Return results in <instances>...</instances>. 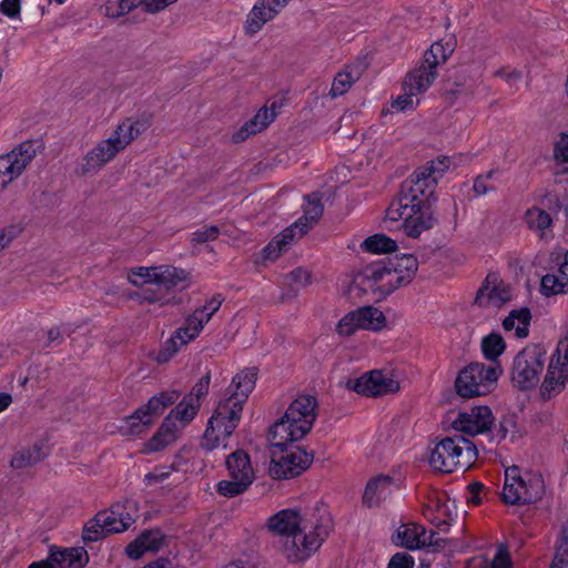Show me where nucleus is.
I'll use <instances>...</instances> for the list:
<instances>
[{
  "instance_id": "51",
  "label": "nucleus",
  "mask_w": 568,
  "mask_h": 568,
  "mask_svg": "<svg viewBox=\"0 0 568 568\" xmlns=\"http://www.w3.org/2000/svg\"><path fill=\"white\" fill-rule=\"evenodd\" d=\"M485 296H487L488 300L494 305L503 304L510 298L509 293L506 290L500 288L498 286H494L493 288H489L488 286H486V287L481 288L477 293L476 301L478 303H483V300L485 298Z\"/></svg>"
},
{
  "instance_id": "33",
  "label": "nucleus",
  "mask_w": 568,
  "mask_h": 568,
  "mask_svg": "<svg viewBox=\"0 0 568 568\" xmlns=\"http://www.w3.org/2000/svg\"><path fill=\"white\" fill-rule=\"evenodd\" d=\"M456 47V38H439L425 52V63L436 69L437 65L444 63L453 54Z\"/></svg>"
},
{
  "instance_id": "40",
  "label": "nucleus",
  "mask_w": 568,
  "mask_h": 568,
  "mask_svg": "<svg viewBox=\"0 0 568 568\" xmlns=\"http://www.w3.org/2000/svg\"><path fill=\"white\" fill-rule=\"evenodd\" d=\"M142 7V0H106L101 7L100 11L108 18H120L133 9Z\"/></svg>"
},
{
  "instance_id": "35",
  "label": "nucleus",
  "mask_w": 568,
  "mask_h": 568,
  "mask_svg": "<svg viewBox=\"0 0 568 568\" xmlns=\"http://www.w3.org/2000/svg\"><path fill=\"white\" fill-rule=\"evenodd\" d=\"M359 77L361 71L358 68L346 67L335 75L329 90V95L332 98H337L345 94L359 79Z\"/></svg>"
},
{
  "instance_id": "61",
  "label": "nucleus",
  "mask_w": 568,
  "mask_h": 568,
  "mask_svg": "<svg viewBox=\"0 0 568 568\" xmlns=\"http://www.w3.org/2000/svg\"><path fill=\"white\" fill-rule=\"evenodd\" d=\"M21 229L17 225H9L0 230V250L10 245V243L20 234Z\"/></svg>"
},
{
  "instance_id": "31",
  "label": "nucleus",
  "mask_w": 568,
  "mask_h": 568,
  "mask_svg": "<svg viewBox=\"0 0 568 568\" xmlns=\"http://www.w3.org/2000/svg\"><path fill=\"white\" fill-rule=\"evenodd\" d=\"M388 262L399 287L410 283L418 270V261L413 254L394 255Z\"/></svg>"
},
{
  "instance_id": "20",
  "label": "nucleus",
  "mask_w": 568,
  "mask_h": 568,
  "mask_svg": "<svg viewBox=\"0 0 568 568\" xmlns=\"http://www.w3.org/2000/svg\"><path fill=\"white\" fill-rule=\"evenodd\" d=\"M204 325L205 324L199 320V317H196L194 314H191L186 318L184 326L176 329L175 334L164 343L159 353V361H169L175 353L180 351L182 346L186 345L189 342L199 336Z\"/></svg>"
},
{
  "instance_id": "49",
  "label": "nucleus",
  "mask_w": 568,
  "mask_h": 568,
  "mask_svg": "<svg viewBox=\"0 0 568 568\" xmlns=\"http://www.w3.org/2000/svg\"><path fill=\"white\" fill-rule=\"evenodd\" d=\"M358 329H362V326L356 310L345 314L336 325V332L341 336H351Z\"/></svg>"
},
{
  "instance_id": "4",
  "label": "nucleus",
  "mask_w": 568,
  "mask_h": 568,
  "mask_svg": "<svg viewBox=\"0 0 568 568\" xmlns=\"http://www.w3.org/2000/svg\"><path fill=\"white\" fill-rule=\"evenodd\" d=\"M129 282L134 286L148 284L134 297L140 303L168 304L172 300V292L183 290L187 285L189 274L182 268L169 265L136 267L128 274Z\"/></svg>"
},
{
  "instance_id": "53",
  "label": "nucleus",
  "mask_w": 568,
  "mask_h": 568,
  "mask_svg": "<svg viewBox=\"0 0 568 568\" xmlns=\"http://www.w3.org/2000/svg\"><path fill=\"white\" fill-rule=\"evenodd\" d=\"M494 75L503 79L514 90H518L519 83H521L524 79V74L520 70L508 67L496 70Z\"/></svg>"
},
{
  "instance_id": "16",
  "label": "nucleus",
  "mask_w": 568,
  "mask_h": 568,
  "mask_svg": "<svg viewBox=\"0 0 568 568\" xmlns=\"http://www.w3.org/2000/svg\"><path fill=\"white\" fill-rule=\"evenodd\" d=\"M284 416L270 426L263 449L264 463H268V474L275 479L284 478Z\"/></svg>"
},
{
  "instance_id": "15",
  "label": "nucleus",
  "mask_w": 568,
  "mask_h": 568,
  "mask_svg": "<svg viewBox=\"0 0 568 568\" xmlns=\"http://www.w3.org/2000/svg\"><path fill=\"white\" fill-rule=\"evenodd\" d=\"M37 142L24 141L11 152L0 156V186L3 189L20 176L37 155Z\"/></svg>"
},
{
  "instance_id": "55",
  "label": "nucleus",
  "mask_w": 568,
  "mask_h": 568,
  "mask_svg": "<svg viewBox=\"0 0 568 568\" xmlns=\"http://www.w3.org/2000/svg\"><path fill=\"white\" fill-rule=\"evenodd\" d=\"M516 434H517L516 423L511 418H505V419L500 420L498 429H497L496 434L494 435V437L498 442L504 440L508 437L510 438L511 442H514L517 437Z\"/></svg>"
},
{
  "instance_id": "39",
  "label": "nucleus",
  "mask_w": 568,
  "mask_h": 568,
  "mask_svg": "<svg viewBox=\"0 0 568 568\" xmlns=\"http://www.w3.org/2000/svg\"><path fill=\"white\" fill-rule=\"evenodd\" d=\"M362 329L379 331L386 325L383 312L373 306H364L356 310Z\"/></svg>"
},
{
  "instance_id": "12",
  "label": "nucleus",
  "mask_w": 568,
  "mask_h": 568,
  "mask_svg": "<svg viewBox=\"0 0 568 568\" xmlns=\"http://www.w3.org/2000/svg\"><path fill=\"white\" fill-rule=\"evenodd\" d=\"M354 287L363 292H378L382 295H388L399 287L394 277V273L388 260L374 262L366 265L354 277L349 293H353Z\"/></svg>"
},
{
  "instance_id": "2",
  "label": "nucleus",
  "mask_w": 568,
  "mask_h": 568,
  "mask_svg": "<svg viewBox=\"0 0 568 568\" xmlns=\"http://www.w3.org/2000/svg\"><path fill=\"white\" fill-rule=\"evenodd\" d=\"M333 521L325 509L300 504L286 508V560L303 562L311 558L328 537Z\"/></svg>"
},
{
  "instance_id": "46",
  "label": "nucleus",
  "mask_w": 568,
  "mask_h": 568,
  "mask_svg": "<svg viewBox=\"0 0 568 568\" xmlns=\"http://www.w3.org/2000/svg\"><path fill=\"white\" fill-rule=\"evenodd\" d=\"M152 416L146 413L144 407H141L135 410L133 415L126 418L125 428L128 433L132 435H139L143 433L150 425H152Z\"/></svg>"
},
{
  "instance_id": "48",
  "label": "nucleus",
  "mask_w": 568,
  "mask_h": 568,
  "mask_svg": "<svg viewBox=\"0 0 568 568\" xmlns=\"http://www.w3.org/2000/svg\"><path fill=\"white\" fill-rule=\"evenodd\" d=\"M252 481L246 479L221 480L216 485V491L224 497H236L243 494Z\"/></svg>"
},
{
  "instance_id": "56",
  "label": "nucleus",
  "mask_w": 568,
  "mask_h": 568,
  "mask_svg": "<svg viewBox=\"0 0 568 568\" xmlns=\"http://www.w3.org/2000/svg\"><path fill=\"white\" fill-rule=\"evenodd\" d=\"M284 247V233H278L272 242H270L263 248L264 260L274 261L276 260Z\"/></svg>"
},
{
  "instance_id": "60",
  "label": "nucleus",
  "mask_w": 568,
  "mask_h": 568,
  "mask_svg": "<svg viewBox=\"0 0 568 568\" xmlns=\"http://www.w3.org/2000/svg\"><path fill=\"white\" fill-rule=\"evenodd\" d=\"M414 564V558L410 555L397 552L390 558L387 568H413Z\"/></svg>"
},
{
  "instance_id": "1",
  "label": "nucleus",
  "mask_w": 568,
  "mask_h": 568,
  "mask_svg": "<svg viewBox=\"0 0 568 568\" xmlns=\"http://www.w3.org/2000/svg\"><path fill=\"white\" fill-rule=\"evenodd\" d=\"M257 369L244 368L237 373L219 400L202 437L201 446L211 452L220 446L227 448V439L237 428L243 406L255 388Z\"/></svg>"
},
{
  "instance_id": "41",
  "label": "nucleus",
  "mask_w": 568,
  "mask_h": 568,
  "mask_svg": "<svg viewBox=\"0 0 568 568\" xmlns=\"http://www.w3.org/2000/svg\"><path fill=\"white\" fill-rule=\"evenodd\" d=\"M311 283V273L302 267L292 271L286 276V301L296 297Z\"/></svg>"
},
{
  "instance_id": "7",
  "label": "nucleus",
  "mask_w": 568,
  "mask_h": 568,
  "mask_svg": "<svg viewBox=\"0 0 568 568\" xmlns=\"http://www.w3.org/2000/svg\"><path fill=\"white\" fill-rule=\"evenodd\" d=\"M545 483L540 474L509 466L504 471L501 499L507 505L532 504L542 498Z\"/></svg>"
},
{
  "instance_id": "19",
  "label": "nucleus",
  "mask_w": 568,
  "mask_h": 568,
  "mask_svg": "<svg viewBox=\"0 0 568 568\" xmlns=\"http://www.w3.org/2000/svg\"><path fill=\"white\" fill-rule=\"evenodd\" d=\"M284 105V98L273 100L270 104L261 108L256 114L246 121L232 136L233 142L240 143L252 135L262 132L272 123Z\"/></svg>"
},
{
  "instance_id": "63",
  "label": "nucleus",
  "mask_w": 568,
  "mask_h": 568,
  "mask_svg": "<svg viewBox=\"0 0 568 568\" xmlns=\"http://www.w3.org/2000/svg\"><path fill=\"white\" fill-rule=\"evenodd\" d=\"M0 11L9 18H16L20 13V0H2Z\"/></svg>"
},
{
  "instance_id": "6",
  "label": "nucleus",
  "mask_w": 568,
  "mask_h": 568,
  "mask_svg": "<svg viewBox=\"0 0 568 568\" xmlns=\"http://www.w3.org/2000/svg\"><path fill=\"white\" fill-rule=\"evenodd\" d=\"M477 456V448L469 439L462 436L445 437L430 449L428 464L436 471L453 473L468 469Z\"/></svg>"
},
{
  "instance_id": "32",
  "label": "nucleus",
  "mask_w": 568,
  "mask_h": 568,
  "mask_svg": "<svg viewBox=\"0 0 568 568\" xmlns=\"http://www.w3.org/2000/svg\"><path fill=\"white\" fill-rule=\"evenodd\" d=\"M226 468L232 479H246L254 481L255 473L247 453L237 449L226 458Z\"/></svg>"
},
{
  "instance_id": "36",
  "label": "nucleus",
  "mask_w": 568,
  "mask_h": 568,
  "mask_svg": "<svg viewBox=\"0 0 568 568\" xmlns=\"http://www.w3.org/2000/svg\"><path fill=\"white\" fill-rule=\"evenodd\" d=\"M180 396L181 393L176 389H168L161 392L149 399L148 404L144 406V409L146 413H149L150 416H152V419L154 420V418L161 415L165 408L176 403Z\"/></svg>"
},
{
  "instance_id": "21",
  "label": "nucleus",
  "mask_w": 568,
  "mask_h": 568,
  "mask_svg": "<svg viewBox=\"0 0 568 568\" xmlns=\"http://www.w3.org/2000/svg\"><path fill=\"white\" fill-rule=\"evenodd\" d=\"M323 214V205L317 195L306 197L303 205V215L296 220L290 227H286V245L290 242H296L302 239Z\"/></svg>"
},
{
  "instance_id": "47",
  "label": "nucleus",
  "mask_w": 568,
  "mask_h": 568,
  "mask_svg": "<svg viewBox=\"0 0 568 568\" xmlns=\"http://www.w3.org/2000/svg\"><path fill=\"white\" fill-rule=\"evenodd\" d=\"M420 103V97L403 84V93L393 100L390 108L395 112H406L415 110Z\"/></svg>"
},
{
  "instance_id": "27",
  "label": "nucleus",
  "mask_w": 568,
  "mask_h": 568,
  "mask_svg": "<svg viewBox=\"0 0 568 568\" xmlns=\"http://www.w3.org/2000/svg\"><path fill=\"white\" fill-rule=\"evenodd\" d=\"M163 542V532L160 529H150L143 531L134 541L130 542L125 551L130 558L139 559L146 551H158Z\"/></svg>"
},
{
  "instance_id": "28",
  "label": "nucleus",
  "mask_w": 568,
  "mask_h": 568,
  "mask_svg": "<svg viewBox=\"0 0 568 568\" xmlns=\"http://www.w3.org/2000/svg\"><path fill=\"white\" fill-rule=\"evenodd\" d=\"M49 559L52 561L54 568H83L89 556L84 548H65L55 549L51 548Z\"/></svg>"
},
{
  "instance_id": "24",
  "label": "nucleus",
  "mask_w": 568,
  "mask_h": 568,
  "mask_svg": "<svg viewBox=\"0 0 568 568\" xmlns=\"http://www.w3.org/2000/svg\"><path fill=\"white\" fill-rule=\"evenodd\" d=\"M555 260L558 265V274H546L540 281V293L547 297L565 293L568 290V251L557 252Z\"/></svg>"
},
{
  "instance_id": "50",
  "label": "nucleus",
  "mask_w": 568,
  "mask_h": 568,
  "mask_svg": "<svg viewBox=\"0 0 568 568\" xmlns=\"http://www.w3.org/2000/svg\"><path fill=\"white\" fill-rule=\"evenodd\" d=\"M223 297L221 294L214 295L211 300L206 302L205 305L195 310L193 314L199 317L204 324L209 323L212 316L220 310Z\"/></svg>"
},
{
  "instance_id": "54",
  "label": "nucleus",
  "mask_w": 568,
  "mask_h": 568,
  "mask_svg": "<svg viewBox=\"0 0 568 568\" xmlns=\"http://www.w3.org/2000/svg\"><path fill=\"white\" fill-rule=\"evenodd\" d=\"M265 530L272 537L284 538V509L278 510L267 519Z\"/></svg>"
},
{
  "instance_id": "9",
  "label": "nucleus",
  "mask_w": 568,
  "mask_h": 568,
  "mask_svg": "<svg viewBox=\"0 0 568 568\" xmlns=\"http://www.w3.org/2000/svg\"><path fill=\"white\" fill-rule=\"evenodd\" d=\"M500 373L501 368L496 363L488 366L480 363L470 364L457 376L456 390L466 398L485 395L490 392Z\"/></svg>"
},
{
  "instance_id": "57",
  "label": "nucleus",
  "mask_w": 568,
  "mask_h": 568,
  "mask_svg": "<svg viewBox=\"0 0 568 568\" xmlns=\"http://www.w3.org/2000/svg\"><path fill=\"white\" fill-rule=\"evenodd\" d=\"M106 535V531L102 528V523H97V515L89 521L83 530V539L85 541H97Z\"/></svg>"
},
{
  "instance_id": "58",
  "label": "nucleus",
  "mask_w": 568,
  "mask_h": 568,
  "mask_svg": "<svg viewBox=\"0 0 568 568\" xmlns=\"http://www.w3.org/2000/svg\"><path fill=\"white\" fill-rule=\"evenodd\" d=\"M210 383L211 376L207 373L206 375L200 378V381L193 386L192 390L184 397H192L193 403L201 404V398L209 393Z\"/></svg>"
},
{
  "instance_id": "37",
  "label": "nucleus",
  "mask_w": 568,
  "mask_h": 568,
  "mask_svg": "<svg viewBox=\"0 0 568 568\" xmlns=\"http://www.w3.org/2000/svg\"><path fill=\"white\" fill-rule=\"evenodd\" d=\"M45 456L43 445L34 444L32 447L18 450L11 459V466L16 469H24L41 462Z\"/></svg>"
},
{
  "instance_id": "5",
  "label": "nucleus",
  "mask_w": 568,
  "mask_h": 568,
  "mask_svg": "<svg viewBox=\"0 0 568 568\" xmlns=\"http://www.w3.org/2000/svg\"><path fill=\"white\" fill-rule=\"evenodd\" d=\"M144 124L139 121L126 119L118 125L113 133L105 140L99 142L82 159L77 168L81 175L98 172L102 166L112 161L115 155L139 136L144 130Z\"/></svg>"
},
{
  "instance_id": "23",
  "label": "nucleus",
  "mask_w": 568,
  "mask_h": 568,
  "mask_svg": "<svg viewBox=\"0 0 568 568\" xmlns=\"http://www.w3.org/2000/svg\"><path fill=\"white\" fill-rule=\"evenodd\" d=\"M394 542L397 546L416 550L436 541L434 540V532L432 530H427L420 525L409 523L398 527Z\"/></svg>"
},
{
  "instance_id": "26",
  "label": "nucleus",
  "mask_w": 568,
  "mask_h": 568,
  "mask_svg": "<svg viewBox=\"0 0 568 568\" xmlns=\"http://www.w3.org/2000/svg\"><path fill=\"white\" fill-rule=\"evenodd\" d=\"M396 488L397 485L392 477L377 476L367 483L363 501L368 507L377 506L387 499Z\"/></svg>"
},
{
  "instance_id": "34",
  "label": "nucleus",
  "mask_w": 568,
  "mask_h": 568,
  "mask_svg": "<svg viewBox=\"0 0 568 568\" xmlns=\"http://www.w3.org/2000/svg\"><path fill=\"white\" fill-rule=\"evenodd\" d=\"M531 314L529 308L523 307L514 310L504 320L503 326L506 332H514V335L518 338L528 336L530 326Z\"/></svg>"
},
{
  "instance_id": "22",
  "label": "nucleus",
  "mask_w": 568,
  "mask_h": 568,
  "mask_svg": "<svg viewBox=\"0 0 568 568\" xmlns=\"http://www.w3.org/2000/svg\"><path fill=\"white\" fill-rule=\"evenodd\" d=\"M452 160L448 156H438L428 162L426 166L416 173L409 186H418L419 191L435 194L438 180L449 170Z\"/></svg>"
},
{
  "instance_id": "30",
  "label": "nucleus",
  "mask_w": 568,
  "mask_h": 568,
  "mask_svg": "<svg viewBox=\"0 0 568 568\" xmlns=\"http://www.w3.org/2000/svg\"><path fill=\"white\" fill-rule=\"evenodd\" d=\"M436 77V69L425 63L406 75L404 85L407 87V90H412L420 97L430 88Z\"/></svg>"
},
{
  "instance_id": "38",
  "label": "nucleus",
  "mask_w": 568,
  "mask_h": 568,
  "mask_svg": "<svg viewBox=\"0 0 568 568\" xmlns=\"http://www.w3.org/2000/svg\"><path fill=\"white\" fill-rule=\"evenodd\" d=\"M550 568H568V521L558 529Z\"/></svg>"
},
{
  "instance_id": "10",
  "label": "nucleus",
  "mask_w": 568,
  "mask_h": 568,
  "mask_svg": "<svg viewBox=\"0 0 568 568\" xmlns=\"http://www.w3.org/2000/svg\"><path fill=\"white\" fill-rule=\"evenodd\" d=\"M317 399L312 395L297 396L286 408V442L303 439L317 417Z\"/></svg>"
},
{
  "instance_id": "18",
  "label": "nucleus",
  "mask_w": 568,
  "mask_h": 568,
  "mask_svg": "<svg viewBox=\"0 0 568 568\" xmlns=\"http://www.w3.org/2000/svg\"><path fill=\"white\" fill-rule=\"evenodd\" d=\"M138 507L133 500L116 503L110 509L97 514V523H102L106 534L125 531L135 521Z\"/></svg>"
},
{
  "instance_id": "13",
  "label": "nucleus",
  "mask_w": 568,
  "mask_h": 568,
  "mask_svg": "<svg viewBox=\"0 0 568 568\" xmlns=\"http://www.w3.org/2000/svg\"><path fill=\"white\" fill-rule=\"evenodd\" d=\"M399 387V381L395 374L387 369H373L346 382L347 389L372 397L395 394Z\"/></svg>"
},
{
  "instance_id": "17",
  "label": "nucleus",
  "mask_w": 568,
  "mask_h": 568,
  "mask_svg": "<svg viewBox=\"0 0 568 568\" xmlns=\"http://www.w3.org/2000/svg\"><path fill=\"white\" fill-rule=\"evenodd\" d=\"M494 423L495 416L491 409L480 405L459 412L452 422V427L458 433L477 436L488 433Z\"/></svg>"
},
{
  "instance_id": "8",
  "label": "nucleus",
  "mask_w": 568,
  "mask_h": 568,
  "mask_svg": "<svg viewBox=\"0 0 568 568\" xmlns=\"http://www.w3.org/2000/svg\"><path fill=\"white\" fill-rule=\"evenodd\" d=\"M201 404L193 403L192 397L182 400L164 418L159 430L146 443L148 453L159 452L178 439L179 434L195 418Z\"/></svg>"
},
{
  "instance_id": "14",
  "label": "nucleus",
  "mask_w": 568,
  "mask_h": 568,
  "mask_svg": "<svg viewBox=\"0 0 568 568\" xmlns=\"http://www.w3.org/2000/svg\"><path fill=\"white\" fill-rule=\"evenodd\" d=\"M545 353L536 347H527L514 359L511 381L520 389H529L537 385L542 372Z\"/></svg>"
},
{
  "instance_id": "52",
  "label": "nucleus",
  "mask_w": 568,
  "mask_h": 568,
  "mask_svg": "<svg viewBox=\"0 0 568 568\" xmlns=\"http://www.w3.org/2000/svg\"><path fill=\"white\" fill-rule=\"evenodd\" d=\"M220 233V229L215 225L204 226L202 229L194 231L191 234V243L193 245H197L215 241L219 237Z\"/></svg>"
},
{
  "instance_id": "45",
  "label": "nucleus",
  "mask_w": 568,
  "mask_h": 568,
  "mask_svg": "<svg viewBox=\"0 0 568 568\" xmlns=\"http://www.w3.org/2000/svg\"><path fill=\"white\" fill-rule=\"evenodd\" d=\"M506 344L500 334L490 333L481 341V351L485 358L495 362L505 351Z\"/></svg>"
},
{
  "instance_id": "3",
  "label": "nucleus",
  "mask_w": 568,
  "mask_h": 568,
  "mask_svg": "<svg viewBox=\"0 0 568 568\" xmlns=\"http://www.w3.org/2000/svg\"><path fill=\"white\" fill-rule=\"evenodd\" d=\"M436 196L409 186L386 211L385 223L389 230L403 229L413 239L433 229L437 222L435 215Z\"/></svg>"
},
{
  "instance_id": "62",
  "label": "nucleus",
  "mask_w": 568,
  "mask_h": 568,
  "mask_svg": "<svg viewBox=\"0 0 568 568\" xmlns=\"http://www.w3.org/2000/svg\"><path fill=\"white\" fill-rule=\"evenodd\" d=\"M176 1L178 0H142V9L149 13H156Z\"/></svg>"
},
{
  "instance_id": "43",
  "label": "nucleus",
  "mask_w": 568,
  "mask_h": 568,
  "mask_svg": "<svg viewBox=\"0 0 568 568\" xmlns=\"http://www.w3.org/2000/svg\"><path fill=\"white\" fill-rule=\"evenodd\" d=\"M551 222L552 220L550 215L539 207H530L525 213L526 225L530 230L539 232L540 236H542L545 231L550 227Z\"/></svg>"
},
{
  "instance_id": "42",
  "label": "nucleus",
  "mask_w": 568,
  "mask_h": 568,
  "mask_svg": "<svg viewBox=\"0 0 568 568\" xmlns=\"http://www.w3.org/2000/svg\"><path fill=\"white\" fill-rule=\"evenodd\" d=\"M361 247L365 252L382 254L395 251L397 245L394 240L385 234H374L365 239L361 243Z\"/></svg>"
},
{
  "instance_id": "29",
  "label": "nucleus",
  "mask_w": 568,
  "mask_h": 568,
  "mask_svg": "<svg viewBox=\"0 0 568 568\" xmlns=\"http://www.w3.org/2000/svg\"><path fill=\"white\" fill-rule=\"evenodd\" d=\"M313 462L314 455L306 448L286 445V479L301 476L312 466Z\"/></svg>"
},
{
  "instance_id": "44",
  "label": "nucleus",
  "mask_w": 568,
  "mask_h": 568,
  "mask_svg": "<svg viewBox=\"0 0 568 568\" xmlns=\"http://www.w3.org/2000/svg\"><path fill=\"white\" fill-rule=\"evenodd\" d=\"M511 562L507 550L499 547L491 562L485 557H475L469 561L468 568H510Z\"/></svg>"
},
{
  "instance_id": "25",
  "label": "nucleus",
  "mask_w": 568,
  "mask_h": 568,
  "mask_svg": "<svg viewBox=\"0 0 568 568\" xmlns=\"http://www.w3.org/2000/svg\"><path fill=\"white\" fill-rule=\"evenodd\" d=\"M283 0H258L248 12L245 21L246 32L254 34L271 21L282 8Z\"/></svg>"
},
{
  "instance_id": "11",
  "label": "nucleus",
  "mask_w": 568,
  "mask_h": 568,
  "mask_svg": "<svg viewBox=\"0 0 568 568\" xmlns=\"http://www.w3.org/2000/svg\"><path fill=\"white\" fill-rule=\"evenodd\" d=\"M568 383V331L558 341L550 356L547 373L540 386L542 398L549 399L561 393Z\"/></svg>"
},
{
  "instance_id": "64",
  "label": "nucleus",
  "mask_w": 568,
  "mask_h": 568,
  "mask_svg": "<svg viewBox=\"0 0 568 568\" xmlns=\"http://www.w3.org/2000/svg\"><path fill=\"white\" fill-rule=\"evenodd\" d=\"M493 172L487 173L485 176H478L474 182V191L477 195H485L488 191L493 190L494 186L488 184V179H490Z\"/></svg>"
},
{
  "instance_id": "59",
  "label": "nucleus",
  "mask_w": 568,
  "mask_h": 568,
  "mask_svg": "<svg viewBox=\"0 0 568 568\" xmlns=\"http://www.w3.org/2000/svg\"><path fill=\"white\" fill-rule=\"evenodd\" d=\"M554 156L557 162H568V133H560L555 142Z\"/></svg>"
}]
</instances>
